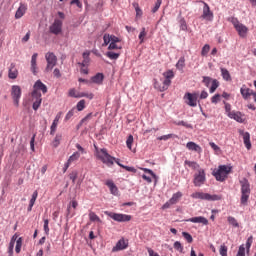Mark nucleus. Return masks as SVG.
Listing matches in <instances>:
<instances>
[{"instance_id":"obj_45","label":"nucleus","mask_w":256,"mask_h":256,"mask_svg":"<svg viewBox=\"0 0 256 256\" xmlns=\"http://www.w3.org/2000/svg\"><path fill=\"white\" fill-rule=\"evenodd\" d=\"M182 237H184L188 243H193V236L188 232H182Z\"/></svg>"},{"instance_id":"obj_8","label":"nucleus","mask_w":256,"mask_h":256,"mask_svg":"<svg viewBox=\"0 0 256 256\" xmlns=\"http://www.w3.org/2000/svg\"><path fill=\"white\" fill-rule=\"evenodd\" d=\"M45 59L47 62L45 71H46V73H49V72L53 71V67H55V65H57V56L53 52H47L45 55Z\"/></svg>"},{"instance_id":"obj_12","label":"nucleus","mask_w":256,"mask_h":256,"mask_svg":"<svg viewBox=\"0 0 256 256\" xmlns=\"http://www.w3.org/2000/svg\"><path fill=\"white\" fill-rule=\"evenodd\" d=\"M49 30L53 35H60L63 31V21L55 19Z\"/></svg>"},{"instance_id":"obj_53","label":"nucleus","mask_w":256,"mask_h":256,"mask_svg":"<svg viewBox=\"0 0 256 256\" xmlns=\"http://www.w3.org/2000/svg\"><path fill=\"white\" fill-rule=\"evenodd\" d=\"M219 101H221V95L220 94H215L211 98V103H214L215 105H217V103H219Z\"/></svg>"},{"instance_id":"obj_64","label":"nucleus","mask_w":256,"mask_h":256,"mask_svg":"<svg viewBox=\"0 0 256 256\" xmlns=\"http://www.w3.org/2000/svg\"><path fill=\"white\" fill-rule=\"evenodd\" d=\"M53 75H54V77H56L57 79H59V77H61V71H60L58 68H56V69H54V71H53Z\"/></svg>"},{"instance_id":"obj_32","label":"nucleus","mask_w":256,"mask_h":256,"mask_svg":"<svg viewBox=\"0 0 256 256\" xmlns=\"http://www.w3.org/2000/svg\"><path fill=\"white\" fill-rule=\"evenodd\" d=\"M120 55H121L120 53L113 52V51H108L106 53V57H108V59H111L112 61H117V59H119Z\"/></svg>"},{"instance_id":"obj_41","label":"nucleus","mask_w":256,"mask_h":256,"mask_svg":"<svg viewBox=\"0 0 256 256\" xmlns=\"http://www.w3.org/2000/svg\"><path fill=\"white\" fill-rule=\"evenodd\" d=\"M228 223L232 225V227H239V222H237V219L233 216L228 217Z\"/></svg>"},{"instance_id":"obj_17","label":"nucleus","mask_w":256,"mask_h":256,"mask_svg":"<svg viewBox=\"0 0 256 256\" xmlns=\"http://www.w3.org/2000/svg\"><path fill=\"white\" fill-rule=\"evenodd\" d=\"M129 247V243L125 241L124 238H121L116 245L112 248L113 253L117 251H123Z\"/></svg>"},{"instance_id":"obj_13","label":"nucleus","mask_w":256,"mask_h":256,"mask_svg":"<svg viewBox=\"0 0 256 256\" xmlns=\"http://www.w3.org/2000/svg\"><path fill=\"white\" fill-rule=\"evenodd\" d=\"M11 97L14 101V105L19 107V100L21 99V87L13 85L11 89Z\"/></svg>"},{"instance_id":"obj_56","label":"nucleus","mask_w":256,"mask_h":256,"mask_svg":"<svg viewBox=\"0 0 256 256\" xmlns=\"http://www.w3.org/2000/svg\"><path fill=\"white\" fill-rule=\"evenodd\" d=\"M126 145L128 147V149H131V147L133 146V135H129L127 140H126Z\"/></svg>"},{"instance_id":"obj_19","label":"nucleus","mask_w":256,"mask_h":256,"mask_svg":"<svg viewBox=\"0 0 256 256\" xmlns=\"http://www.w3.org/2000/svg\"><path fill=\"white\" fill-rule=\"evenodd\" d=\"M189 223H201L202 225H209V220L203 216L192 217L187 220Z\"/></svg>"},{"instance_id":"obj_33","label":"nucleus","mask_w":256,"mask_h":256,"mask_svg":"<svg viewBox=\"0 0 256 256\" xmlns=\"http://www.w3.org/2000/svg\"><path fill=\"white\" fill-rule=\"evenodd\" d=\"M221 75L224 81H231V74L229 73V70H227L226 68H221Z\"/></svg>"},{"instance_id":"obj_48","label":"nucleus","mask_w":256,"mask_h":256,"mask_svg":"<svg viewBox=\"0 0 256 256\" xmlns=\"http://www.w3.org/2000/svg\"><path fill=\"white\" fill-rule=\"evenodd\" d=\"M179 23L181 31H187V22L185 21V18H181Z\"/></svg>"},{"instance_id":"obj_20","label":"nucleus","mask_w":256,"mask_h":256,"mask_svg":"<svg viewBox=\"0 0 256 256\" xmlns=\"http://www.w3.org/2000/svg\"><path fill=\"white\" fill-rule=\"evenodd\" d=\"M186 148L189 151H195V153H202L203 149L201 148V146H199V144L195 143V142H188L186 144Z\"/></svg>"},{"instance_id":"obj_46","label":"nucleus","mask_w":256,"mask_h":256,"mask_svg":"<svg viewBox=\"0 0 256 256\" xmlns=\"http://www.w3.org/2000/svg\"><path fill=\"white\" fill-rule=\"evenodd\" d=\"M68 95L69 97H74L75 99H79V92H77L75 88L70 89Z\"/></svg>"},{"instance_id":"obj_7","label":"nucleus","mask_w":256,"mask_h":256,"mask_svg":"<svg viewBox=\"0 0 256 256\" xmlns=\"http://www.w3.org/2000/svg\"><path fill=\"white\" fill-rule=\"evenodd\" d=\"M104 213L105 215L110 217V219H113V221H117L118 223H127L128 221H131V215L119 214L109 211H105Z\"/></svg>"},{"instance_id":"obj_4","label":"nucleus","mask_w":256,"mask_h":256,"mask_svg":"<svg viewBox=\"0 0 256 256\" xmlns=\"http://www.w3.org/2000/svg\"><path fill=\"white\" fill-rule=\"evenodd\" d=\"M103 41L104 43L102 44V47H107L109 51H113L115 49H121V46H118L117 43H120V39L115 36V35H110V34H104L103 36Z\"/></svg>"},{"instance_id":"obj_11","label":"nucleus","mask_w":256,"mask_h":256,"mask_svg":"<svg viewBox=\"0 0 256 256\" xmlns=\"http://www.w3.org/2000/svg\"><path fill=\"white\" fill-rule=\"evenodd\" d=\"M200 3H203V11L201 15V19H204L205 21H213V12L211 11V8L209 7V4H207L204 1H200Z\"/></svg>"},{"instance_id":"obj_36","label":"nucleus","mask_w":256,"mask_h":256,"mask_svg":"<svg viewBox=\"0 0 256 256\" xmlns=\"http://www.w3.org/2000/svg\"><path fill=\"white\" fill-rule=\"evenodd\" d=\"M89 219L90 221H92L93 223H102L101 218H99V216H97V214H95V212H90L89 213Z\"/></svg>"},{"instance_id":"obj_57","label":"nucleus","mask_w":256,"mask_h":256,"mask_svg":"<svg viewBox=\"0 0 256 256\" xmlns=\"http://www.w3.org/2000/svg\"><path fill=\"white\" fill-rule=\"evenodd\" d=\"M162 0H157L155 6L152 9V13H157L159 11V7H161Z\"/></svg>"},{"instance_id":"obj_5","label":"nucleus","mask_w":256,"mask_h":256,"mask_svg":"<svg viewBox=\"0 0 256 256\" xmlns=\"http://www.w3.org/2000/svg\"><path fill=\"white\" fill-rule=\"evenodd\" d=\"M231 173V167L227 165H220L217 170H214L212 175L215 176L216 181H225L227 175Z\"/></svg>"},{"instance_id":"obj_25","label":"nucleus","mask_w":256,"mask_h":256,"mask_svg":"<svg viewBox=\"0 0 256 256\" xmlns=\"http://www.w3.org/2000/svg\"><path fill=\"white\" fill-rule=\"evenodd\" d=\"M37 57V53H34L31 57V71L33 75H37Z\"/></svg>"},{"instance_id":"obj_49","label":"nucleus","mask_w":256,"mask_h":256,"mask_svg":"<svg viewBox=\"0 0 256 256\" xmlns=\"http://www.w3.org/2000/svg\"><path fill=\"white\" fill-rule=\"evenodd\" d=\"M210 49H211V46H209V44L204 45L201 51V55L205 57L207 53H209Z\"/></svg>"},{"instance_id":"obj_6","label":"nucleus","mask_w":256,"mask_h":256,"mask_svg":"<svg viewBox=\"0 0 256 256\" xmlns=\"http://www.w3.org/2000/svg\"><path fill=\"white\" fill-rule=\"evenodd\" d=\"M192 199H202L203 201H221V196L217 194H209L203 192H195L191 194Z\"/></svg>"},{"instance_id":"obj_26","label":"nucleus","mask_w":256,"mask_h":256,"mask_svg":"<svg viewBox=\"0 0 256 256\" xmlns=\"http://www.w3.org/2000/svg\"><path fill=\"white\" fill-rule=\"evenodd\" d=\"M184 165H188V167H190L191 169H193L194 171H197V172H199V170H203V168H201V166H199V163H197L195 161L186 160L184 162Z\"/></svg>"},{"instance_id":"obj_27","label":"nucleus","mask_w":256,"mask_h":256,"mask_svg":"<svg viewBox=\"0 0 256 256\" xmlns=\"http://www.w3.org/2000/svg\"><path fill=\"white\" fill-rule=\"evenodd\" d=\"M89 55H91L89 51L84 52L82 54L83 61L81 63H78V65H80L81 67H87V65H89V61H91Z\"/></svg>"},{"instance_id":"obj_10","label":"nucleus","mask_w":256,"mask_h":256,"mask_svg":"<svg viewBox=\"0 0 256 256\" xmlns=\"http://www.w3.org/2000/svg\"><path fill=\"white\" fill-rule=\"evenodd\" d=\"M205 181H207L205 169L199 170V172L194 174L193 183L195 187H201V185H205Z\"/></svg>"},{"instance_id":"obj_51","label":"nucleus","mask_w":256,"mask_h":256,"mask_svg":"<svg viewBox=\"0 0 256 256\" xmlns=\"http://www.w3.org/2000/svg\"><path fill=\"white\" fill-rule=\"evenodd\" d=\"M77 111H83L85 109V100H80L76 105Z\"/></svg>"},{"instance_id":"obj_58","label":"nucleus","mask_w":256,"mask_h":256,"mask_svg":"<svg viewBox=\"0 0 256 256\" xmlns=\"http://www.w3.org/2000/svg\"><path fill=\"white\" fill-rule=\"evenodd\" d=\"M44 233L49 235V219H44Z\"/></svg>"},{"instance_id":"obj_21","label":"nucleus","mask_w":256,"mask_h":256,"mask_svg":"<svg viewBox=\"0 0 256 256\" xmlns=\"http://www.w3.org/2000/svg\"><path fill=\"white\" fill-rule=\"evenodd\" d=\"M36 93H39V91H42V93H47V86L41 82V80H37L34 84V90Z\"/></svg>"},{"instance_id":"obj_37","label":"nucleus","mask_w":256,"mask_h":256,"mask_svg":"<svg viewBox=\"0 0 256 256\" xmlns=\"http://www.w3.org/2000/svg\"><path fill=\"white\" fill-rule=\"evenodd\" d=\"M79 157H81V154L79 152H74L69 159L67 160V162L71 165L74 161L79 160Z\"/></svg>"},{"instance_id":"obj_61","label":"nucleus","mask_w":256,"mask_h":256,"mask_svg":"<svg viewBox=\"0 0 256 256\" xmlns=\"http://www.w3.org/2000/svg\"><path fill=\"white\" fill-rule=\"evenodd\" d=\"M173 137V134H167V135H163L158 137L159 141H168V139H171Z\"/></svg>"},{"instance_id":"obj_3","label":"nucleus","mask_w":256,"mask_h":256,"mask_svg":"<svg viewBox=\"0 0 256 256\" xmlns=\"http://www.w3.org/2000/svg\"><path fill=\"white\" fill-rule=\"evenodd\" d=\"M96 156H97V159L102 161V163H104V165H107V167H113L115 163V157L111 156L107 152V149L102 148L99 150V148H96Z\"/></svg>"},{"instance_id":"obj_35","label":"nucleus","mask_w":256,"mask_h":256,"mask_svg":"<svg viewBox=\"0 0 256 256\" xmlns=\"http://www.w3.org/2000/svg\"><path fill=\"white\" fill-rule=\"evenodd\" d=\"M15 241H17V236L14 235L10 241V244H9V248H8V253L9 255H13V249L15 247Z\"/></svg>"},{"instance_id":"obj_43","label":"nucleus","mask_w":256,"mask_h":256,"mask_svg":"<svg viewBox=\"0 0 256 256\" xmlns=\"http://www.w3.org/2000/svg\"><path fill=\"white\" fill-rule=\"evenodd\" d=\"M145 37H147V31L145 30V28H142V30L138 36L140 43H144Z\"/></svg>"},{"instance_id":"obj_44","label":"nucleus","mask_w":256,"mask_h":256,"mask_svg":"<svg viewBox=\"0 0 256 256\" xmlns=\"http://www.w3.org/2000/svg\"><path fill=\"white\" fill-rule=\"evenodd\" d=\"M213 80L211 77L209 76H204L203 77V83L206 87H209L212 83H213Z\"/></svg>"},{"instance_id":"obj_60","label":"nucleus","mask_w":256,"mask_h":256,"mask_svg":"<svg viewBox=\"0 0 256 256\" xmlns=\"http://www.w3.org/2000/svg\"><path fill=\"white\" fill-rule=\"evenodd\" d=\"M174 249H176V251H180V253L183 251V245H181V242L176 241L174 243Z\"/></svg>"},{"instance_id":"obj_16","label":"nucleus","mask_w":256,"mask_h":256,"mask_svg":"<svg viewBox=\"0 0 256 256\" xmlns=\"http://www.w3.org/2000/svg\"><path fill=\"white\" fill-rule=\"evenodd\" d=\"M32 98L34 101L32 107H33L34 111H37V109H39V107H41V102L43 101V99L41 98V92L33 91Z\"/></svg>"},{"instance_id":"obj_47","label":"nucleus","mask_w":256,"mask_h":256,"mask_svg":"<svg viewBox=\"0 0 256 256\" xmlns=\"http://www.w3.org/2000/svg\"><path fill=\"white\" fill-rule=\"evenodd\" d=\"M79 173L75 170V171H72L70 174H69V179H71L72 183H75V181H77V177H78Z\"/></svg>"},{"instance_id":"obj_24","label":"nucleus","mask_w":256,"mask_h":256,"mask_svg":"<svg viewBox=\"0 0 256 256\" xmlns=\"http://www.w3.org/2000/svg\"><path fill=\"white\" fill-rule=\"evenodd\" d=\"M106 185L109 187L112 195H119V188H117V185L112 180H108Z\"/></svg>"},{"instance_id":"obj_52","label":"nucleus","mask_w":256,"mask_h":256,"mask_svg":"<svg viewBox=\"0 0 256 256\" xmlns=\"http://www.w3.org/2000/svg\"><path fill=\"white\" fill-rule=\"evenodd\" d=\"M75 115V108H72L70 111H68V113L66 114L64 121H69V119H71V117H73Z\"/></svg>"},{"instance_id":"obj_31","label":"nucleus","mask_w":256,"mask_h":256,"mask_svg":"<svg viewBox=\"0 0 256 256\" xmlns=\"http://www.w3.org/2000/svg\"><path fill=\"white\" fill-rule=\"evenodd\" d=\"M62 139H63V134L57 133L54 140L52 141V146L57 148L58 145H61Z\"/></svg>"},{"instance_id":"obj_59","label":"nucleus","mask_w":256,"mask_h":256,"mask_svg":"<svg viewBox=\"0 0 256 256\" xmlns=\"http://www.w3.org/2000/svg\"><path fill=\"white\" fill-rule=\"evenodd\" d=\"M236 256H245V245H240Z\"/></svg>"},{"instance_id":"obj_62","label":"nucleus","mask_w":256,"mask_h":256,"mask_svg":"<svg viewBox=\"0 0 256 256\" xmlns=\"http://www.w3.org/2000/svg\"><path fill=\"white\" fill-rule=\"evenodd\" d=\"M57 131V124H53L50 127V135H55V132Z\"/></svg>"},{"instance_id":"obj_1","label":"nucleus","mask_w":256,"mask_h":256,"mask_svg":"<svg viewBox=\"0 0 256 256\" xmlns=\"http://www.w3.org/2000/svg\"><path fill=\"white\" fill-rule=\"evenodd\" d=\"M163 77L165 78V80L162 82V85L161 83H159V81L154 79V88H156L157 91L160 92L167 91V89H169L171 85V79L175 77V73L173 72V70H168L163 73Z\"/></svg>"},{"instance_id":"obj_9","label":"nucleus","mask_w":256,"mask_h":256,"mask_svg":"<svg viewBox=\"0 0 256 256\" xmlns=\"http://www.w3.org/2000/svg\"><path fill=\"white\" fill-rule=\"evenodd\" d=\"M231 23L234 25V29H236L240 37H247V31H249L247 26L240 23L237 18H231Z\"/></svg>"},{"instance_id":"obj_15","label":"nucleus","mask_w":256,"mask_h":256,"mask_svg":"<svg viewBox=\"0 0 256 256\" xmlns=\"http://www.w3.org/2000/svg\"><path fill=\"white\" fill-rule=\"evenodd\" d=\"M184 99L186 100V104L189 105V107H196L197 106V93H186L184 95Z\"/></svg>"},{"instance_id":"obj_54","label":"nucleus","mask_w":256,"mask_h":256,"mask_svg":"<svg viewBox=\"0 0 256 256\" xmlns=\"http://www.w3.org/2000/svg\"><path fill=\"white\" fill-rule=\"evenodd\" d=\"M219 253L221 256H227V247L225 244H222L219 249Z\"/></svg>"},{"instance_id":"obj_2","label":"nucleus","mask_w":256,"mask_h":256,"mask_svg":"<svg viewBox=\"0 0 256 256\" xmlns=\"http://www.w3.org/2000/svg\"><path fill=\"white\" fill-rule=\"evenodd\" d=\"M241 185V198L240 203L241 205L246 206L249 202V196L251 195V184H249V180L247 178H243L240 180Z\"/></svg>"},{"instance_id":"obj_29","label":"nucleus","mask_w":256,"mask_h":256,"mask_svg":"<svg viewBox=\"0 0 256 256\" xmlns=\"http://www.w3.org/2000/svg\"><path fill=\"white\" fill-rule=\"evenodd\" d=\"M17 75H19V71L15 68V65L11 64L8 77L9 79H17Z\"/></svg>"},{"instance_id":"obj_23","label":"nucleus","mask_w":256,"mask_h":256,"mask_svg":"<svg viewBox=\"0 0 256 256\" xmlns=\"http://www.w3.org/2000/svg\"><path fill=\"white\" fill-rule=\"evenodd\" d=\"M26 11H27V6L25 4H20L19 8L15 13V19H21V17L25 15Z\"/></svg>"},{"instance_id":"obj_30","label":"nucleus","mask_w":256,"mask_h":256,"mask_svg":"<svg viewBox=\"0 0 256 256\" xmlns=\"http://www.w3.org/2000/svg\"><path fill=\"white\" fill-rule=\"evenodd\" d=\"M181 197H183V193L176 192L175 194L172 195V197L169 201H170V203H172V205H175V204L179 203V199H181Z\"/></svg>"},{"instance_id":"obj_63","label":"nucleus","mask_w":256,"mask_h":256,"mask_svg":"<svg viewBox=\"0 0 256 256\" xmlns=\"http://www.w3.org/2000/svg\"><path fill=\"white\" fill-rule=\"evenodd\" d=\"M209 145L214 151H221V148L217 146V144H215L214 142H210Z\"/></svg>"},{"instance_id":"obj_50","label":"nucleus","mask_w":256,"mask_h":256,"mask_svg":"<svg viewBox=\"0 0 256 256\" xmlns=\"http://www.w3.org/2000/svg\"><path fill=\"white\" fill-rule=\"evenodd\" d=\"M93 119V113H89L87 116H85L82 120H81V125H83V123H89V121H91Z\"/></svg>"},{"instance_id":"obj_18","label":"nucleus","mask_w":256,"mask_h":256,"mask_svg":"<svg viewBox=\"0 0 256 256\" xmlns=\"http://www.w3.org/2000/svg\"><path fill=\"white\" fill-rule=\"evenodd\" d=\"M240 135L243 137L244 145L248 151L251 149V134L249 132L239 131Z\"/></svg>"},{"instance_id":"obj_34","label":"nucleus","mask_w":256,"mask_h":256,"mask_svg":"<svg viewBox=\"0 0 256 256\" xmlns=\"http://www.w3.org/2000/svg\"><path fill=\"white\" fill-rule=\"evenodd\" d=\"M176 69L179 71H183V69H185V57H180L176 64Z\"/></svg>"},{"instance_id":"obj_55","label":"nucleus","mask_w":256,"mask_h":256,"mask_svg":"<svg viewBox=\"0 0 256 256\" xmlns=\"http://www.w3.org/2000/svg\"><path fill=\"white\" fill-rule=\"evenodd\" d=\"M253 244V236H250L246 241V249L249 253V250L251 249V245Z\"/></svg>"},{"instance_id":"obj_14","label":"nucleus","mask_w":256,"mask_h":256,"mask_svg":"<svg viewBox=\"0 0 256 256\" xmlns=\"http://www.w3.org/2000/svg\"><path fill=\"white\" fill-rule=\"evenodd\" d=\"M240 93L243 99L247 100L249 99V97H252L253 100L256 102V93L252 89L247 88V86H242L240 89Z\"/></svg>"},{"instance_id":"obj_22","label":"nucleus","mask_w":256,"mask_h":256,"mask_svg":"<svg viewBox=\"0 0 256 256\" xmlns=\"http://www.w3.org/2000/svg\"><path fill=\"white\" fill-rule=\"evenodd\" d=\"M228 117L230 119H234V121H237L238 123H243V117L241 112L232 111L228 114Z\"/></svg>"},{"instance_id":"obj_42","label":"nucleus","mask_w":256,"mask_h":256,"mask_svg":"<svg viewBox=\"0 0 256 256\" xmlns=\"http://www.w3.org/2000/svg\"><path fill=\"white\" fill-rule=\"evenodd\" d=\"M133 7L135 8L136 11V18L141 17L143 15V11L141 10V8H139V4L133 3Z\"/></svg>"},{"instance_id":"obj_38","label":"nucleus","mask_w":256,"mask_h":256,"mask_svg":"<svg viewBox=\"0 0 256 256\" xmlns=\"http://www.w3.org/2000/svg\"><path fill=\"white\" fill-rule=\"evenodd\" d=\"M219 87V81L217 79L212 80V84L210 87V93H215L217 91V88Z\"/></svg>"},{"instance_id":"obj_40","label":"nucleus","mask_w":256,"mask_h":256,"mask_svg":"<svg viewBox=\"0 0 256 256\" xmlns=\"http://www.w3.org/2000/svg\"><path fill=\"white\" fill-rule=\"evenodd\" d=\"M175 125H178L179 127H186V129H193V125L181 120V121H178V122H175Z\"/></svg>"},{"instance_id":"obj_39","label":"nucleus","mask_w":256,"mask_h":256,"mask_svg":"<svg viewBox=\"0 0 256 256\" xmlns=\"http://www.w3.org/2000/svg\"><path fill=\"white\" fill-rule=\"evenodd\" d=\"M21 247H23V238L20 237L16 241V248H15L16 253H21Z\"/></svg>"},{"instance_id":"obj_28","label":"nucleus","mask_w":256,"mask_h":256,"mask_svg":"<svg viewBox=\"0 0 256 256\" xmlns=\"http://www.w3.org/2000/svg\"><path fill=\"white\" fill-rule=\"evenodd\" d=\"M103 79H105L103 73H97L91 78V81L92 83H96V85H101V83H103Z\"/></svg>"}]
</instances>
